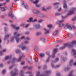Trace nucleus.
<instances>
[{"mask_svg": "<svg viewBox=\"0 0 76 76\" xmlns=\"http://www.w3.org/2000/svg\"><path fill=\"white\" fill-rule=\"evenodd\" d=\"M14 35L15 36V35L16 36L15 37H13L11 38V42H13V41H14V38H15L17 42H18L19 41V39L18 38H17V37H19V36H20V34H17V32H15L14 34Z\"/></svg>", "mask_w": 76, "mask_h": 76, "instance_id": "nucleus-1", "label": "nucleus"}, {"mask_svg": "<svg viewBox=\"0 0 76 76\" xmlns=\"http://www.w3.org/2000/svg\"><path fill=\"white\" fill-rule=\"evenodd\" d=\"M32 12L34 14H38L39 15H38L39 17H40V15H41V11L36 10L33 9L32 10Z\"/></svg>", "mask_w": 76, "mask_h": 76, "instance_id": "nucleus-2", "label": "nucleus"}, {"mask_svg": "<svg viewBox=\"0 0 76 76\" xmlns=\"http://www.w3.org/2000/svg\"><path fill=\"white\" fill-rule=\"evenodd\" d=\"M75 10V8H72L70 10H69L68 14V15H70L72 14H73L74 13V11Z\"/></svg>", "mask_w": 76, "mask_h": 76, "instance_id": "nucleus-3", "label": "nucleus"}, {"mask_svg": "<svg viewBox=\"0 0 76 76\" xmlns=\"http://www.w3.org/2000/svg\"><path fill=\"white\" fill-rule=\"evenodd\" d=\"M21 6H23L25 7L26 8V9H28V5L25 4V3L23 1H21Z\"/></svg>", "mask_w": 76, "mask_h": 76, "instance_id": "nucleus-4", "label": "nucleus"}, {"mask_svg": "<svg viewBox=\"0 0 76 76\" xmlns=\"http://www.w3.org/2000/svg\"><path fill=\"white\" fill-rule=\"evenodd\" d=\"M29 20H27V22H36L37 20V19H35L34 21H33V18H29Z\"/></svg>", "mask_w": 76, "mask_h": 76, "instance_id": "nucleus-5", "label": "nucleus"}, {"mask_svg": "<svg viewBox=\"0 0 76 76\" xmlns=\"http://www.w3.org/2000/svg\"><path fill=\"white\" fill-rule=\"evenodd\" d=\"M65 29H67V28H68V29L69 30H72V29L70 25L69 24H67L66 25V26L65 27Z\"/></svg>", "mask_w": 76, "mask_h": 76, "instance_id": "nucleus-6", "label": "nucleus"}, {"mask_svg": "<svg viewBox=\"0 0 76 76\" xmlns=\"http://www.w3.org/2000/svg\"><path fill=\"white\" fill-rule=\"evenodd\" d=\"M57 50L58 49L57 48H56L53 51V56H52V57L53 58H54V56L55 55V54L56 53V52H57Z\"/></svg>", "mask_w": 76, "mask_h": 76, "instance_id": "nucleus-7", "label": "nucleus"}, {"mask_svg": "<svg viewBox=\"0 0 76 76\" xmlns=\"http://www.w3.org/2000/svg\"><path fill=\"white\" fill-rule=\"evenodd\" d=\"M59 4V3L58 2H57L56 3H54V4H53V6H55V9H57L58 8V7L56 6L57 4Z\"/></svg>", "mask_w": 76, "mask_h": 76, "instance_id": "nucleus-8", "label": "nucleus"}, {"mask_svg": "<svg viewBox=\"0 0 76 76\" xmlns=\"http://www.w3.org/2000/svg\"><path fill=\"white\" fill-rule=\"evenodd\" d=\"M72 53H74V56L75 57H76V51L74 49H72Z\"/></svg>", "mask_w": 76, "mask_h": 76, "instance_id": "nucleus-9", "label": "nucleus"}, {"mask_svg": "<svg viewBox=\"0 0 76 76\" xmlns=\"http://www.w3.org/2000/svg\"><path fill=\"white\" fill-rule=\"evenodd\" d=\"M0 9L2 10V11H5L7 8V7H0Z\"/></svg>", "mask_w": 76, "mask_h": 76, "instance_id": "nucleus-10", "label": "nucleus"}, {"mask_svg": "<svg viewBox=\"0 0 76 76\" xmlns=\"http://www.w3.org/2000/svg\"><path fill=\"white\" fill-rule=\"evenodd\" d=\"M43 30L46 32L45 33V34H48L49 32H50V31L48 30L47 29L45 28H44L43 29Z\"/></svg>", "mask_w": 76, "mask_h": 76, "instance_id": "nucleus-11", "label": "nucleus"}, {"mask_svg": "<svg viewBox=\"0 0 76 76\" xmlns=\"http://www.w3.org/2000/svg\"><path fill=\"white\" fill-rule=\"evenodd\" d=\"M58 31L57 30H56L53 33V35L55 36L56 35L58 34Z\"/></svg>", "mask_w": 76, "mask_h": 76, "instance_id": "nucleus-12", "label": "nucleus"}, {"mask_svg": "<svg viewBox=\"0 0 76 76\" xmlns=\"http://www.w3.org/2000/svg\"><path fill=\"white\" fill-rule=\"evenodd\" d=\"M11 26H12V28H15V29L17 30L18 29H19V27H15V25L13 24H12Z\"/></svg>", "mask_w": 76, "mask_h": 76, "instance_id": "nucleus-13", "label": "nucleus"}, {"mask_svg": "<svg viewBox=\"0 0 76 76\" xmlns=\"http://www.w3.org/2000/svg\"><path fill=\"white\" fill-rule=\"evenodd\" d=\"M19 47H21L22 48V49L23 50H25L26 48L25 46H23V45H19Z\"/></svg>", "mask_w": 76, "mask_h": 76, "instance_id": "nucleus-14", "label": "nucleus"}, {"mask_svg": "<svg viewBox=\"0 0 76 76\" xmlns=\"http://www.w3.org/2000/svg\"><path fill=\"white\" fill-rule=\"evenodd\" d=\"M63 7L64 8H66L67 7V5H66V4L65 1H64Z\"/></svg>", "mask_w": 76, "mask_h": 76, "instance_id": "nucleus-15", "label": "nucleus"}, {"mask_svg": "<svg viewBox=\"0 0 76 76\" xmlns=\"http://www.w3.org/2000/svg\"><path fill=\"white\" fill-rule=\"evenodd\" d=\"M36 76H44L43 75H39V72H36Z\"/></svg>", "mask_w": 76, "mask_h": 76, "instance_id": "nucleus-16", "label": "nucleus"}, {"mask_svg": "<svg viewBox=\"0 0 76 76\" xmlns=\"http://www.w3.org/2000/svg\"><path fill=\"white\" fill-rule=\"evenodd\" d=\"M8 15L9 16H10L11 17H12V18H13V15H12V14H11V13H9L8 14Z\"/></svg>", "mask_w": 76, "mask_h": 76, "instance_id": "nucleus-17", "label": "nucleus"}, {"mask_svg": "<svg viewBox=\"0 0 76 76\" xmlns=\"http://www.w3.org/2000/svg\"><path fill=\"white\" fill-rule=\"evenodd\" d=\"M38 2H39V0H36L35 1H33V3L34 4H37V3H38Z\"/></svg>", "mask_w": 76, "mask_h": 76, "instance_id": "nucleus-18", "label": "nucleus"}, {"mask_svg": "<svg viewBox=\"0 0 76 76\" xmlns=\"http://www.w3.org/2000/svg\"><path fill=\"white\" fill-rule=\"evenodd\" d=\"M64 25V24L63 23H61L59 24V26L60 27H61L63 26Z\"/></svg>", "mask_w": 76, "mask_h": 76, "instance_id": "nucleus-19", "label": "nucleus"}, {"mask_svg": "<svg viewBox=\"0 0 76 76\" xmlns=\"http://www.w3.org/2000/svg\"><path fill=\"white\" fill-rule=\"evenodd\" d=\"M35 27H36V28H39L40 27V25H39V24H38L37 25H35Z\"/></svg>", "mask_w": 76, "mask_h": 76, "instance_id": "nucleus-20", "label": "nucleus"}, {"mask_svg": "<svg viewBox=\"0 0 76 76\" xmlns=\"http://www.w3.org/2000/svg\"><path fill=\"white\" fill-rule=\"evenodd\" d=\"M52 26H53V25L51 24H49L47 25V27H48V28H51Z\"/></svg>", "mask_w": 76, "mask_h": 76, "instance_id": "nucleus-21", "label": "nucleus"}, {"mask_svg": "<svg viewBox=\"0 0 76 76\" xmlns=\"http://www.w3.org/2000/svg\"><path fill=\"white\" fill-rule=\"evenodd\" d=\"M73 61L72 60L70 61L69 62V64L70 65H71V64H73Z\"/></svg>", "mask_w": 76, "mask_h": 76, "instance_id": "nucleus-22", "label": "nucleus"}, {"mask_svg": "<svg viewBox=\"0 0 76 76\" xmlns=\"http://www.w3.org/2000/svg\"><path fill=\"white\" fill-rule=\"evenodd\" d=\"M42 10L43 11H46V10H47V9H45V7H42Z\"/></svg>", "mask_w": 76, "mask_h": 76, "instance_id": "nucleus-23", "label": "nucleus"}, {"mask_svg": "<svg viewBox=\"0 0 76 76\" xmlns=\"http://www.w3.org/2000/svg\"><path fill=\"white\" fill-rule=\"evenodd\" d=\"M41 34V32H37L36 34L37 35H39Z\"/></svg>", "mask_w": 76, "mask_h": 76, "instance_id": "nucleus-24", "label": "nucleus"}, {"mask_svg": "<svg viewBox=\"0 0 76 76\" xmlns=\"http://www.w3.org/2000/svg\"><path fill=\"white\" fill-rule=\"evenodd\" d=\"M22 57H23V56H22L21 57H20L19 58L18 60L17 61H20V60H21V59H22Z\"/></svg>", "mask_w": 76, "mask_h": 76, "instance_id": "nucleus-25", "label": "nucleus"}, {"mask_svg": "<svg viewBox=\"0 0 76 76\" xmlns=\"http://www.w3.org/2000/svg\"><path fill=\"white\" fill-rule=\"evenodd\" d=\"M36 7H40V6H41V4H37L36 5Z\"/></svg>", "mask_w": 76, "mask_h": 76, "instance_id": "nucleus-26", "label": "nucleus"}, {"mask_svg": "<svg viewBox=\"0 0 76 76\" xmlns=\"http://www.w3.org/2000/svg\"><path fill=\"white\" fill-rule=\"evenodd\" d=\"M66 46H68V45L66 44V45H65V46L64 47L61 48H60L61 50H63V49H64V48L65 47H66Z\"/></svg>", "mask_w": 76, "mask_h": 76, "instance_id": "nucleus-27", "label": "nucleus"}, {"mask_svg": "<svg viewBox=\"0 0 76 76\" xmlns=\"http://www.w3.org/2000/svg\"><path fill=\"white\" fill-rule=\"evenodd\" d=\"M9 58V57L8 56H6L4 58V60H7Z\"/></svg>", "mask_w": 76, "mask_h": 76, "instance_id": "nucleus-28", "label": "nucleus"}, {"mask_svg": "<svg viewBox=\"0 0 76 76\" xmlns=\"http://www.w3.org/2000/svg\"><path fill=\"white\" fill-rule=\"evenodd\" d=\"M40 57H44V54H40Z\"/></svg>", "mask_w": 76, "mask_h": 76, "instance_id": "nucleus-29", "label": "nucleus"}, {"mask_svg": "<svg viewBox=\"0 0 76 76\" xmlns=\"http://www.w3.org/2000/svg\"><path fill=\"white\" fill-rule=\"evenodd\" d=\"M68 76H74V75H72V73L70 72Z\"/></svg>", "mask_w": 76, "mask_h": 76, "instance_id": "nucleus-30", "label": "nucleus"}, {"mask_svg": "<svg viewBox=\"0 0 76 76\" xmlns=\"http://www.w3.org/2000/svg\"><path fill=\"white\" fill-rule=\"evenodd\" d=\"M5 72H6V71L5 70H4L2 71V74H3V75H4V74L5 73Z\"/></svg>", "mask_w": 76, "mask_h": 76, "instance_id": "nucleus-31", "label": "nucleus"}, {"mask_svg": "<svg viewBox=\"0 0 76 76\" xmlns=\"http://www.w3.org/2000/svg\"><path fill=\"white\" fill-rule=\"evenodd\" d=\"M17 74H18L17 73L15 72V73H14V74H12V76H15V75H17Z\"/></svg>", "mask_w": 76, "mask_h": 76, "instance_id": "nucleus-32", "label": "nucleus"}, {"mask_svg": "<svg viewBox=\"0 0 76 76\" xmlns=\"http://www.w3.org/2000/svg\"><path fill=\"white\" fill-rule=\"evenodd\" d=\"M3 54L2 51H0V56H2Z\"/></svg>", "mask_w": 76, "mask_h": 76, "instance_id": "nucleus-33", "label": "nucleus"}, {"mask_svg": "<svg viewBox=\"0 0 76 76\" xmlns=\"http://www.w3.org/2000/svg\"><path fill=\"white\" fill-rule=\"evenodd\" d=\"M41 41H44L45 39L44 38H41Z\"/></svg>", "mask_w": 76, "mask_h": 76, "instance_id": "nucleus-34", "label": "nucleus"}, {"mask_svg": "<svg viewBox=\"0 0 76 76\" xmlns=\"http://www.w3.org/2000/svg\"><path fill=\"white\" fill-rule=\"evenodd\" d=\"M64 21V20H61L59 21V23H61V22H63Z\"/></svg>", "mask_w": 76, "mask_h": 76, "instance_id": "nucleus-35", "label": "nucleus"}, {"mask_svg": "<svg viewBox=\"0 0 76 76\" xmlns=\"http://www.w3.org/2000/svg\"><path fill=\"white\" fill-rule=\"evenodd\" d=\"M24 38H25V36H23L21 37L20 39H23Z\"/></svg>", "mask_w": 76, "mask_h": 76, "instance_id": "nucleus-36", "label": "nucleus"}, {"mask_svg": "<svg viewBox=\"0 0 76 76\" xmlns=\"http://www.w3.org/2000/svg\"><path fill=\"white\" fill-rule=\"evenodd\" d=\"M0 67H3V64H0Z\"/></svg>", "mask_w": 76, "mask_h": 76, "instance_id": "nucleus-37", "label": "nucleus"}, {"mask_svg": "<svg viewBox=\"0 0 76 76\" xmlns=\"http://www.w3.org/2000/svg\"><path fill=\"white\" fill-rule=\"evenodd\" d=\"M7 37H9V35L6 36L4 38V39H6V38H7Z\"/></svg>", "mask_w": 76, "mask_h": 76, "instance_id": "nucleus-38", "label": "nucleus"}, {"mask_svg": "<svg viewBox=\"0 0 76 76\" xmlns=\"http://www.w3.org/2000/svg\"><path fill=\"white\" fill-rule=\"evenodd\" d=\"M15 60H16V58H13L12 61L14 62V61H15Z\"/></svg>", "mask_w": 76, "mask_h": 76, "instance_id": "nucleus-39", "label": "nucleus"}, {"mask_svg": "<svg viewBox=\"0 0 76 76\" xmlns=\"http://www.w3.org/2000/svg\"><path fill=\"white\" fill-rule=\"evenodd\" d=\"M6 49H4L2 51V52H6Z\"/></svg>", "mask_w": 76, "mask_h": 76, "instance_id": "nucleus-40", "label": "nucleus"}, {"mask_svg": "<svg viewBox=\"0 0 76 76\" xmlns=\"http://www.w3.org/2000/svg\"><path fill=\"white\" fill-rule=\"evenodd\" d=\"M1 42V39H0V44ZM1 46L0 45V48H1Z\"/></svg>", "mask_w": 76, "mask_h": 76, "instance_id": "nucleus-41", "label": "nucleus"}, {"mask_svg": "<svg viewBox=\"0 0 76 76\" xmlns=\"http://www.w3.org/2000/svg\"><path fill=\"white\" fill-rule=\"evenodd\" d=\"M58 60H59V59L58 58H56L55 60V61H58Z\"/></svg>", "mask_w": 76, "mask_h": 76, "instance_id": "nucleus-42", "label": "nucleus"}, {"mask_svg": "<svg viewBox=\"0 0 76 76\" xmlns=\"http://www.w3.org/2000/svg\"><path fill=\"white\" fill-rule=\"evenodd\" d=\"M16 53H19V50H17L16 51Z\"/></svg>", "mask_w": 76, "mask_h": 76, "instance_id": "nucleus-43", "label": "nucleus"}, {"mask_svg": "<svg viewBox=\"0 0 76 76\" xmlns=\"http://www.w3.org/2000/svg\"><path fill=\"white\" fill-rule=\"evenodd\" d=\"M4 4H0V6H2Z\"/></svg>", "mask_w": 76, "mask_h": 76, "instance_id": "nucleus-44", "label": "nucleus"}, {"mask_svg": "<svg viewBox=\"0 0 76 76\" xmlns=\"http://www.w3.org/2000/svg\"><path fill=\"white\" fill-rule=\"evenodd\" d=\"M21 64L23 65V64H25V62H21Z\"/></svg>", "mask_w": 76, "mask_h": 76, "instance_id": "nucleus-45", "label": "nucleus"}, {"mask_svg": "<svg viewBox=\"0 0 76 76\" xmlns=\"http://www.w3.org/2000/svg\"><path fill=\"white\" fill-rule=\"evenodd\" d=\"M25 44H28V42L27 41H26L25 42Z\"/></svg>", "mask_w": 76, "mask_h": 76, "instance_id": "nucleus-46", "label": "nucleus"}, {"mask_svg": "<svg viewBox=\"0 0 76 76\" xmlns=\"http://www.w3.org/2000/svg\"><path fill=\"white\" fill-rule=\"evenodd\" d=\"M42 20H40L39 21V22H40V23L42 22Z\"/></svg>", "mask_w": 76, "mask_h": 76, "instance_id": "nucleus-47", "label": "nucleus"}, {"mask_svg": "<svg viewBox=\"0 0 76 76\" xmlns=\"http://www.w3.org/2000/svg\"><path fill=\"white\" fill-rule=\"evenodd\" d=\"M50 8H51V7H47L46 8V10H47L48 9H50Z\"/></svg>", "mask_w": 76, "mask_h": 76, "instance_id": "nucleus-48", "label": "nucleus"}, {"mask_svg": "<svg viewBox=\"0 0 76 76\" xmlns=\"http://www.w3.org/2000/svg\"><path fill=\"white\" fill-rule=\"evenodd\" d=\"M41 16L42 17H44V16H45V15H42Z\"/></svg>", "mask_w": 76, "mask_h": 76, "instance_id": "nucleus-49", "label": "nucleus"}, {"mask_svg": "<svg viewBox=\"0 0 76 76\" xmlns=\"http://www.w3.org/2000/svg\"><path fill=\"white\" fill-rule=\"evenodd\" d=\"M29 26V24H27L26 26V28H27Z\"/></svg>", "mask_w": 76, "mask_h": 76, "instance_id": "nucleus-50", "label": "nucleus"}, {"mask_svg": "<svg viewBox=\"0 0 76 76\" xmlns=\"http://www.w3.org/2000/svg\"><path fill=\"white\" fill-rule=\"evenodd\" d=\"M50 72L49 71H48L46 72V73H50Z\"/></svg>", "mask_w": 76, "mask_h": 76, "instance_id": "nucleus-51", "label": "nucleus"}, {"mask_svg": "<svg viewBox=\"0 0 76 76\" xmlns=\"http://www.w3.org/2000/svg\"><path fill=\"white\" fill-rule=\"evenodd\" d=\"M49 58H48V59L47 60H46V62H48V61H49Z\"/></svg>", "mask_w": 76, "mask_h": 76, "instance_id": "nucleus-52", "label": "nucleus"}, {"mask_svg": "<svg viewBox=\"0 0 76 76\" xmlns=\"http://www.w3.org/2000/svg\"><path fill=\"white\" fill-rule=\"evenodd\" d=\"M29 34V32H26V34Z\"/></svg>", "mask_w": 76, "mask_h": 76, "instance_id": "nucleus-53", "label": "nucleus"}, {"mask_svg": "<svg viewBox=\"0 0 76 76\" xmlns=\"http://www.w3.org/2000/svg\"><path fill=\"white\" fill-rule=\"evenodd\" d=\"M62 19H64V18H65V17L63 16H62Z\"/></svg>", "mask_w": 76, "mask_h": 76, "instance_id": "nucleus-54", "label": "nucleus"}, {"mask_svg": "<svg viewBox=\"0 0 76 76\" xmlns=\"http://www.w3.org/2000/svg\"><path fill=\"white\" fill-rule=\"evenodd\" d=\"M13 6H12L11 7V10H12L13 9Z\"/></svg>", "mask_w": 76, "mask_h": 76, "instance_id": "nucleus-55", "label": "nucleus"}, {"mask_svg": "<svg viewBox=\"0 0 76 76\" xmlns=\"http://www.w3.org/2000/svg\"><path fill=\"white\" fill-rule=\"evenodd\" d=\"M55 15H59V14H58V13H55Z\"/></svg>", "mask_w": 76, "mask_h": 76, "instance_id": "nucleus-56", "label": "nucleus"}, {"mask_svg": "<svg viewBox=\"0 0 76 76\" xmlns=\"http://www.w3.org/2000/svg\"><path fill=\"white\" fill-rule=\"evenodd\" d=\"M7 2H9L10 0H6Z\"/></svg>", "mask_w": 76, "mask_h": 76, "instance_id": "nucleus-57", "label": "nucleus"}, {"mask_svg": "<svg viewBox=\"0 0 76 76\" xmlns=\"http://www.w3.org/2000/svg\"><path fill=\"white\" fill-rule=\"evenodd\" d=\"M35 61L36 62H37V61H38V59L36 58V59H35Z\"/></svg>", "mask_w": 76, "mask_h": 76, "instance_id": "nucleus-58", "label": "nucleus"}, {"mask_svg": "<svg viewBox=\"0 0 76 76\" xmlns=\"http://www.w3.org/2000/svg\"><path fill=\"white\" fill-rule=\"evenodd\" d=\"M1 18H4V16H3V15H1Z\"/></svg>", "mask_w": 76, "mask_h": 76, "instance_id": "nucleus-59", "label": "nucleus"}, {"mask_svg": "<svg viewBox=\"0 0 76 76\" xmlns=\"http://www.w3.org/2000/svg\"><path fill=\"white\" fill-rule=\"evenodd\" d=\"M21 26H24V24H23L21 25Z\"/></svg>", "mask_w": 76, "mask_h": 76, "instance_id": "nucleus-60", "label": "nucleus"}, {"mask_svg": "<svg viewBox=\"0 0 76 76\" xmlns=\"http://www.w3.org/2000/svg\"><path fill=\"white\" fill-rule=\"evenodd\" d=\"M10 22H11V23H12V22H13V21L12 20H10Z\"/></svg>", "mask_w": 76, "mask_h": 76, "instance_id": "nucleus-61", "label": "nucleus"}, {"mask_svg": "<svg viewBox=\"0 0 76 76\" xmlns=\"http://www.w3.org/2000/svg\"><path fill=\"white\" fill-rule=\"evenodd\" d=\"M60 10H61V8H59L58 10V11H60Z\"/></svg>", "mask_w": 76, "mask_h": 76, "instance_id": "nucleus-62", "label": "nucleus"}, {"mask_svg": "<svg viewBox=\"0 0 76 76\" xmlns=\"http://www.w3.org/2000/svg\"><path fill=\"white\" fill-rule=\"evenodd\" d=\"M19 0H14L15 1H19Z\"/></svg>", "mask_w": 76, "mask_h": 76, "instance_id": "nucleus-63", "label": "nucleus"}, {"mask_svg": "<svg viewBox=\"0 0 76 76\" xmlns=\"http://www.w3.org/2000/svg\"><path fill=\"white\" fill-rule=\"evenodd\" d=\"M26 39L27 40H28V39H29V38H26Z\"/></svg>", "mask_w": 76, "mask_h": 76, "instance_id": "nucleus-64", "label": "nucleus"}]
</instances>
